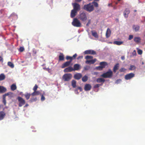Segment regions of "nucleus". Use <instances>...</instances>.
Here are the masks:
<instances>
[{
	"label": "nucleus",
	"instance_id": "1",
	"mask_svg": "<svg viewBox=\"0 0 145 145\" xmlns=\"http://www.w3.org/2000/svg\"><path fill=\"white\" fill-rule=\"evenodd\" d=\"M83 8L84 10L89 12H92L94 9L93 5L91 3L84 5Z\"/></svg>",
	"mask_w": 145,
	"mask_h": 145
},
{
	"label": "nucleus",
	"instance_id": "53",
	"mask_svg": "<svg viewBox=\"0 0 145 145\" xmlns=\"http://www.w3.org/2000/svg\"><path fill=\"white\" fill-rule=\"evenodd\" d=\"M89 69V67L88 66H86L84 67V69L85 70H87Z\"/></svg>",
	"mask_w": 145,
	"mask_h": 145
},
{
	"label": "nucleus",
	"instance_id": "29",
	"mask_svg": "<svg viewBox=\"0 0 145 145\" xmlns=\"http://www.w3.org/2000/svg\"><path fill=\"white\" fill-rule=\"evenodd\" d=\"M123 43V42L120 41H116L113 42V44H116L118 45H120Z\"/></svg>",
	"mask_w": 145,
	"mask_h": 145
},
{
	"label": "nucleus",
	"instance_id": "47",
	"mask_svg": "<svg viewBox=\"0 0 145 145\" xmlns=\"http://www.w3.org/2000/svg\"><path fill=\"white\" fill-rule=\"evenodd\" d=\"M45 100V98L43 95L41 96V100L42 101H43Z\"/></svg>",
	"mask_w": 145,
	"mask_h": 145
},
{
	"label": "nucleus",
	"instance_id": "38",
	"mask_svg": "<svg viewBox=\"0 0 145 145\" xmlns=\"http://www.w3.org/2000/svg\"><path fill=\"white\" fill-rule=\"evenodd\" d=\"M93 57L91 56H87L85 57V59L87 60L92 59L93 58Z\"/></svg>",
	"mask_w": 145,
	"mask_h": 145
},
{
	"label": "nucleus",
	"instance_id": "59",
	"mask_svg": "<svg viewBox=\"0 0 145 145\" xmlns=\"http://www.w3.org/2000/svg\"><path fill=\"white\" fill-rule=\"evenodd\" d=\"M142 65H144V67L145 66V62H142Z\"/></svg>",
	"mask_w": 145,
	"mask_h": 145
},
{
	"label": "nucleus",
	"instance_id": "13",
	"mask_svg": "<svg viewBox=\"0 0 145 145\" xmlns=\"http://www.w3.org/2000/svg\"><path fill=\"white\" fill-rule=\"evenodd\" d=\"M130 11L129 9L128 8H126L124 12L123 15L124 17L127 18L128 16V14L130 13Z\"/></svg>",
	"mask_w": 145,
	"mask_h": 145
},
{
	"label": "nucleus",
	"instance_id": "57",
	"mask_svg": "<svg viewBox=\"0 0 145 145\" xmlns=\"http://www.w3.org/2000/svg\"><path fill=\"white\" fill-rule=\"evenodd\" d=\"M82 0H75V1L76 2H80Z\"/></svg>",
	"mask_w": 145,
	"mask_h": 145
},
{
	"label": "nucleus",
	"instance_id": "7",
	"mask_svg": "<svg viewBox=\"0 0 145 145\" xmlns=\"http://www.w3.org/2000/svg\"><path fill=\"white\" fill-rule=\"evenodd\" d=\"M72 5L74 10L78 12L80 10V6L79 4L76 3H72Z\"/></svg>",
	"mask_w": 145,
	"mask_h": 145
},
{
	"label": "nucleus",
	"instance_id": "42",
	"mask_svg": "<svg viewBox=\"0 0 145 145\" xmlns=\"http://www.w3.org/2000/svg\"><path fill=\"white\" fill-rule=\"evenodd\" d=\"M127 69L124 68H121L119 70V71L120 72H124Z\"/></svg>",
	"mask_w": 145,
	"mask_h": 145
},
{
	"label": "nucleus",
	"instance_id": "18",
	"mask_svg": "<svg viewBox=\"0 0 145 145\" xmlns=\"http://www.w3.org/2000/svg\"><path fill=\"white\" fill-rule=\"evenodd\" d=\"M77 11H76L74 10L73 9L71 10V18H73L76 15V13H77Z\"/></svg>",
	"mask_w": 145,
	"mask_h": 145
},
{
	"label": "nucleus",
	"instance_id": "51",
	"mask_svg": "<svg viewBox=\"0 0 145 145\" xmlns=\"http://www.w3.org/2000/svg\"><path fill=\"white\" fill-rule=\"evenodd\" d=\"M78 89L79 90H80V91H82V88L81 87H78L76 89V91H77Z\"/></svg>",
	"mask_w": 145,
	"mask_h": 145
},
{
	"label": "nucleus",
	"instance_id": "17",
	"mask_svg": "<svg viewBox=\"0 0 145 145\" xmlns=\"http://www.w3.org/2000/svg\"><path fill=\"white\" fill-rule=\"evenodd\" d=\"M71 63V61H67L65 62L62 65L61 68H63L65 67L68 66Z\"/></svg>",
	"mask_w": 145,
	"mask_h": 145
},
{
	"label": "nucleus",
	"instance_id": "45",
	"mask_svg": "<svg viewBox=\"0 0 145 145\" xmlns=\"http://www.w3.org/2000/svg\"><path fill=\"white\" fill-rule=\"evenodd\" d=\"M24 50V47H20L19 49V51L20 52H22Z\"/></svg>",
	"mask_w": 145,
	"mask_h": 145
},
{
	"label": "nucleus",
	"instance_id": "40",
	"mask_svg": "<svg viewBox=\"0 0 145 145\" xmlns=\"http://www.w3.org/2000/svg\"><path fill=\"white\" fill-rule=\"evenodd\" d=\"M102 85V84H95L94 86V88H97L99 87L100 86H101Z\"/></svg>",
	"mask_w": 145,
	"mask_h": 145
},
{
	"label": "nucleus",
	"instance_id": "14",
	"mask_svg": "<svg viewBox=\"0 0 145 145\" xmlns=\"http://www.w3.org/2000/svg\"><path fill=\"white\" fill-rule=\"evenodd\" d=\"M80 69V65L78 64H75L73 67V71H78Z\"/></svg>",
	"mask_w": 145,
	"mask_h": 145
},
{
	"label": "nucleus",
	"instance_id": "37",
	"mask_svg": "<svg viewBox=\"0 0 145 145\" xmlns=\"http://www.w3.org/2000/svg\"><path fill=\"white\" fill-rule=\"evenodd\" d=\"M66 59L67 60H70L69 61H71V62L72 60V57H71L68 56H66Z\"/></svg>",
	"mask_w": 145,
	"mask_h": 145
},
{
	"label": "nucleus",
	"instance_id": "60",
	"mask_svg": "<svg viewBox=\"0 0 145 145\" xmlns=\"http://www.w3.org/2000/svg\"><path fill=\"white\" fill-rule=\"evenodd\" d=\"M3 58L1 56H0V62L1 61H3Z\"/></svg>",
	"mask_w": 145,
	"mask_h": 145
},
{
	"label": "nucleus",
	"instance_id": "25",
	"mask_svg": "<svg viewBox=\"0 0 145 145\" xmlns=\"http://www.w3.org/2000/svg\"><path fill=\"white\" fill-rule=\"evenodd\" d=\"M41 94L40 92L39 91H35L32 93L31 95L33 96L38 95Z\"/></svg>",
	"mask_w": 145,
	"mask_h": 145
},
{
	"label": "nucleus",
	"instance_id": "22",
	"mask_svg": "<svg viewBox=\"0 0 145 145\" xmlns=\"http://www.w3.org/2000/svg\"><path fill=\"white\" fill-rule=\"evenodd\" d=\"M119 64L118 63L116 64L114 66L113 69V71L114 72H116L119 68Z\"/></svg>",
	"mask_w": 145,
	"mask_h": 145
},
{
	"label": "nucleus",
	"instance_id": "31",
	"mask_svg": "<svg viewBox=\"0 0 145 145\" xmlns=\"http://www.w3.org/2000/svg\"><path fill=\"white\" fill-rule=\"evenodd\" d=\"M92 35L94 37L96 38H98V36L97 35V33L96 32H93L91 31Z\"/></svg>",
	"mask_w": 145,
	"mask_h": 145
},
{
	"label": "nucleus",
	"instance_id": "52",
	"mask_svg": "<svg viewBox=\"0 0 145 145\" xmlns=\"http://www.w3.org/2000/svg\"><path fill=\"white\" fill-rule=\"evenodd\" d=\"M37 100V99L36 97H35L34 98L32 99H31L30 100V101H31V102H33L34 101H36Z\"/></svg>",
	"mask_w": 145,
	"mask_h": 145
},
{
	"label": "nucleus",
	"instance_id": "6",
	"mask_svg": "<svg viewBox=\"0 0 145 145\" xmlns=\"http://www.w3.org/2000/svg\"><path fill=\"white\" fill-rule=\"evenodd\" d=\"M79 18L80 20L83 22L86 21L87 19L86 14L84 12H82L80 14Z\"/></svg>",
	"mask_w": 145,
	"mask_h": 145
},
{
	"label": "nucleus",
	"instance_id": "33",
	"mask_svg": "<svg viewBox=\"0 0 145 145\" xmlns=\"http://www.w3.org/2000/svg\"><path fill=\"white\" fill-rule=\"evenodd\" d=\"M5 76L4 74H1L0 75V80H3L5 78Z\"/></svg>",
	"mask_w": 145,
	"mask_h": 145
},
{
	"label": "nucleus",
	"instance_id": "19",
	"mask_svg": "<svg viewBox=\"0 0 145 145\" xmlns=\"http://www.w3.org/2000/svg\"><path fill=\"white\" fill-rule=\"evenodd\" d=\"M6 88L3 86H0V93H3L6 91Z\"/></svg>",
	"mask_w": 145,
	"mask_h": 145
},
{
	"label": "nucleus",
	"instance_id": "27",
	"mask_svg": "<svg viewBox=\"0 0 145 145\" xmlns=\"http://www.w3.org/2000/svg\"><path fill=\"white\" fill-rule=\"evenodd\" d=\"M11 90L12 91H14L15 90L16 88L17 87L16 85L15 84H13L10 87Z\"/></svg>",
	"mask_w": 145,
	"mask_h": 145
},
{
	"label": "nucleus",
	"instance_id": "8",
	"mask_svg": "<svg viewBox=\"0 0 145 145\" xmlns=\"http://www.w3.org/2000/svg\"><path fill=\"white\" fill-rule=\"evenodd\" d=\"M100 66L98 67L97 68L99 70H101L103 68L105 67V66L107 65V63L105 62H102L100 63Z\"/></svg>",
	"mask_w": 145,
	"mask_h": 145
},
{
	"label": "nucleus",
	"instance_id": "4",
	"mask_svg": "<svg viewBox=\"0 0 145 145\" xmlns=\"http://www.w3.org/2000/svg\"><path fill=\"white\" fill-rule=\"evenodd\" d=\"M72 75L71 74H65L63 76L62 78L65 81H68L72 78Z\"/></svg>",
	"mask_w": 145,
	"mask_h": 145
},
{
	"label": "nucleus",
	"instance_id": "20",
	"mask_svg": "<svg viewBox=\"0 0 145 145\" xmlns=\"http://www.w3.org/2000/svg\"><path fill=\"white\" fill-rule=\"evenodd\" d=\"M5 115V113L3 111H1L0 112V120H3Z\"/></svg>",
	"mask_w": 145,
	"mask_h": 145
},
{
	"label": "nucleus",
	"instance_id": "35",
	"mask_svg": "<svg viewBox=\"0 0 145 145\" xmlns=\"http://www.w3.org/2000/svg\"><path fill=\"white\" fill-rule=\"evenodd\" d=\"M8 65L11 68H12L14 67V65L13 63L10 62H8Z\"/></svg>",
	"mask_w": 145,
	"mask_h": 145
},
{
	"label": "nucleus",
	"instance_id": "5",
	"mask_svg": "<svg viewBox=\"0 0 145 145\" xmlns=\"http://www.w3.org/2000/svg\"><path fill=\"white\" fill-rule=\"evenodd\" d=\"M19 102L18 106L19 107H21L25 104V100L20 97H18L17 98Z\"/></svg>",
	"mask_w": 145,
	"mask_h": 145
},
{
	"label": "nucleus",
	"instance_id": "39",
	"mask_svg": "<svg viewBox=\"0 0 145 145\" xmlns=\"http://www.w3.org/2000/svg\"><path fill=\"white\" fill-rule=\"evenodd\" d=\"M91 4H93L95 7H98V4L97 2L93 1L92 3Z\"/></svg>",
	"mask_w": 145,
	"mask_h": 145
},
{
	"label": "nucleus",
	"instance_id": "50",
	"mask_svg": "<svg viewBox=\"0 0 145 145\" xmlns=\"http://www.w3.org/2000/svg\"><path fill=\"white\" fill-rule=\"evenodd\" d=\"M133 38V35H130L129 36L128 39L129 40H131Z\"/></svg>",
	"mask_w": 145,
	"mask_h": 145
},
{
	"label": "nucleus",
	"instance_id": "10",
	"mask_svg": "<svg viewBox=\"0 0 145 145\" xmlns=\"http://www.w3.org/2000/svg\"><path fill=\"white\" fill-rule=\"evenodd\" d=\"M85 54H91V55H96V52L94 50H89L85 51L84 52Z\"/></svg>",
	"mask_w": 145,
	"mask_h": 145
},
{
	"label": "nucleus",
	"instance_id": "63",
	"mask_svg": "<svg viewBox=\"0 0 145 145\" xmlns=\"http://www.w3.org/2000/svg\"><path fill=\"white\" fill-rule=\"evenodd\" d=\"M95 1H99V0H94Z\"/></svg>",
	"mask_w": 145,
	"mask_h": 145
},
{
	"label": "nucleus",
	"instance_id": "3",
	"mask_svg": "<svg viewBox=\"0 0 145 145\" xmlns=\"http://www.w3.org/2000/svg\"><path fill=\"white\" fill-rule=\"evenodd\" d=\"M72 25L74 26L77 27H80L81 26V24L80 21L76 18L73 19L72 23Z\"/></svg>",
	"mask_w": 145,
	"mask_h": 145
},
{
	"label": "nucleus",
	"instance_id": "34",
	"mask_svg": "<svg viewBox=\"0 0 145 145\" xmlns=\"http://www.w3.org/2000/svg\"><path fill=\"white\" fill-rule=\"evenodd\" d=\"M12 94V93L11 92H8L5 94L3 95V97H4L6 98V96H8L10 95H11Z\"/></svg>",
	"mask_w": 145,
	"mask_h": 145
},
{
	"label": "nucleus",
	"instance_id": "54",
	"mask_svg": "<svg viewBox=\"0 0 145 145\" xmlns=\"http://www.w3.org/2000/svg\"><path fill=\"white\" fill-rule=\"evenodd\" d=\"M90 22H91V20H88V22L86 24V26H89V25L90 23Z\"/></svg>",
	"mask_w": 145,
	"mask_h": 145
},
{
	"label": "nucleus",
	"instance_id": "58",
	"mask_svg": "<svg viewBox=\"0 0 145 145\" xmlns=\"http://www.w3.org/2000/svg\"><path fill=\"white\" fill-rule=\"evenodd\" d=\"M29 105L27 104H26L24 106V107H27Z\"/></svg>",
	"mask_w": 145,
	"mask_h": 145
},
{
	"label": "nucleus",
	"instance_id": "44",
	"mask_svg": "<svg viewBox=\"0 0 145 145\" xmlns=\"http://www.w3.org/2000/svg\"><path fill=\"white\" fill-rule=\"evenodd\" d=\"M3 102L4 103L5 105H6V98L3 97Z\"/></svg>",
	"mask_w": 145,
	"mask_h": 145
},
{
	"label": "nucleus",
	"instance_id": "32",
	"mask_svg": "<svg viewBox=\"0 0 145 145\" xmlns=\"http://www.w3.org/2000/svg\"><path fill=\"white\" fill-rule=\"evenodd\" d=\"M136 67L134 65H131L129 69V70L133 71L135 70L136 69Z\"/></svg>",
	"mask_w": 145,
	"mask_h": 145
},
{
	"label": "nucleus",
	"instance_id": "30",
	"mask_svg": "<svg viewBox=\"0 0 145 145\" xmlns=\"http://www.w3.org/2000/svg\"><path fill=\"white\" fill-rule=\"evenodd\" d=\"M88 76L85 75L82 77V80L83 82H86L88 80Z\"/></svg>",
	"mask_w": 145,
	"mask_h": 145
},
{
	"label": "nucleus",
	"instance_id": "28",
	"mask_svg": "<svg viewBox=\"0 0 145 145\" xmlns=\"http://www.w3.org/2000/svg\"><path fill=\"white\" fill-rule=\"evenodd\" d=\"M72 86L73 88H75L76 87V82L74 80H72L71 82Z\"/></svg>",
	"mask_w": 145,
	"mask_h": 145
},
{
	"label": "nucleus",
	"instance_id": "23",
	"mask_svg": "<svg viewBox=\"0 0 145 145\" xmlns=\"http://www.w3.org/2000/svg\"><path fill=\"white\" fill-rule=\"evenodd\" d=\"M64 57L63 54L60 53V55L59 56V61H64Z\"/></svg>",
	"mask_w": 145,
	"mask_h": 145
},
{
	"label": "nucleus",
	"instance_id": "64",
	"mask_svg": "<svg viewBox=\"0 0 145 145\" xmlns=\"http://www.w3.org/2000/svg\"><path fill=\"white\" fill-rule=\"evenodd\" d=\"M134 11L135 12H136V11H137V10H134Z\"/></svg>",
	"mask_w": 145,
	"mask_h": 145
},
{
	"label": "nucleus",
	"instance_id": "55",
	"mask_svg": "<svg viewBox=\"0 0 145 145\" xmlns=\"http://www.w3.org/2000/svg\"><path fill=\"white\" fill-rule=\"evenodd\" d=\"M85 63L86 64H90V60H87L86 61Z\"/></svg>",
	"mask_w": 145,
	"mask_h": 145
},
{
	"label": "nucleus",
	"instance_id": "43",
	"mask_svg": "<svg viewBox=\"0 0 145 145\" xmlns=\"http://www.w3.org/2000/svg\"><path fill=\"white\" fill-rule=\"evenodd\" d=\"M38 88V86L37 84H35L33 88V90L34 91H37Z\"/></svg>",
	"mask_w": 145,
	"mask_h": 145
},
{
	"label": "nucleus",
	"instance_id": "24",
	"mask_svg": "<svg viewBox=\"0 0 145 145\" xmlns=\"http://www.w3.org/2000/svg\"><path fill=\"white\" fill-rule=\"evenodd\" d=\"M105 79L102 78H97L96 80V81L98 83H102V84L104 83V82H105Z\"/></svg>",
	"mask_w": 145,
	"mask_h": 145
},
{
	"label": "nucleus",
	"instance_id": "48",
	"mask_svg": "<svg viewBox=\"0 0 145 145\" xmlns=\"http://www.w3.org/2000/svg\"><path fill=\"white\" fill-rule=\"evenodd\" d=\"M138 53L139 54L141 55L142 54V50H138Z\"/></svg>",
	"mask_w": 145,
	"mask_h": 145
},
{
	"label": "nucleus",
	"instance_id": "56",
	"mask_svg": "<svg viewBox=\"0 0 145 145\" xmlns=\"http://www.w3.org/2000/svg\"><path fill=\"white\" fill-rule=\"evenodd\" d=\"M83 58V56H79L78 58H77V59H79L80 58Z\"/></svg>",
	"mask_w": 145,
	"mask_h": 145
},
{
	"label": "nucleus",
	"instance_id": "2",
	"mask_svg": "<svg viewBox=\"0 0 145 145\" xmlns=\"http://www.w3.org/2000/svg\"><path fill=\"white\" fill-rule=\"evenodd\" d=\"M112 72L111 69H109L108 71L101 75V76L105 78H111L112 77Z\"/></svg>",
	"mask_w": 145,
	"mask_h": 145
},
{
	"label": "nucleus",
	"instance_id": "12",
	"mask_svg": "<svg viewBox=\"0 0 145 145\" xmlns=\"http://www.w3.org/2000/svg\"><path fill=\"white\" fill-rule=\"evenodd\" d=\"M73 71V68L71 66L66 68L63 71L64 72H71Z\"/></svg>",
	"mask_w": 145,
	"mask_h": 145
},
{
	"label": "nucleus",
	"instance_id": "62",
	"mask_svg": "<svg viewBox=\"0 0 145 145\" xmlns=\"http://www.w3.org/2000/svg\"><path fill=\"white\" fill-rule=\"evenodd\" d=\"M14 14H14V13H12V14L11 15V16H13V15H14Z\"/></svg>",
	"mask_w": 145,
	"mask_h": 145
},
{
	"label": "nucleus",
	"instance_id": "61",
	"mask_svg": "<svg viewBox=\"0 0 145 145\" xmlns=\"http://www.w3.org/2000/svg\"><path fill=\"white\" fill-rule=\"evenodd\" d=\"M121 59L122 60H124L125 59V57L124 56H122L121 57Z\"/></svg>",
	"mask_w": 145,
	"mask_h": 145
},
{
	"label": "nucleus",
	"instance_id": "46",
	"mask_svg": "<svg viewBox=\"0 0 145 145\" xmlns=\"http://www.w3.org/2000/svg\"><path fill=\"white\" fill-rule=\"evenodd\" d=\"M77 55L76 54H75L72 57V60H73V59H75L76 58V57H77Z\"/></svg>",
	"mask_w": 145,
	"mask_h": 145
},
{
	"label": "nucleus",
	"instance_id": "36",
	"mask_svg": "<svg viewBox=\"0 0 145 145\" xmlns=\"http://www.w3.org/2000/svg\"><path fill=\"white\" fill-rule=\"evenodd\" d=\"M31 94L30 93H27L24 96L26 98V99L28 100L29 99Z\"/></svg>",
	"mask_w": 145,
	"mask_h": 145
},
{
	"label": "nucleus",
	"instance_id": "49",
	"mask_svg": "<svg viewBox=\"0 0 145 145\" xmlns=\"http://www.w3.org/2000/svg\"><path fill=\"white\" fill-rule=\"evenodd\" d=\"M121 81V79H118L117 80L116 82V84H118Z\"/></svg>",
	"mask_w": 145,
	"mask_h": 145
},
{
	"label": "nucleus",
	"instance_id": "16",
	"mask_svg": "<svg viewBox=\"0 0 145 145\" xmlns=\"http://www.w3.org/2000/svg\"><path fill=\"white\" fill-rule=\"evenodd\" d=\"M132 28L133 29L135 32H137L139 30L140 27L138 25H134L133 26Z\"/></svg>",
	"mask_w": 145,
	"mask_h": 145
},
{
	"label": "nucleus",
	"instance_id": "41",
	"mask_svg": "<svg viewBox=\"0 0 145 145\" xmlns=\"http://www.w3.org/2000/svg\"><path fill=\"white\" fill-rule=\"evenodd\" d=\"M97 59H96L90 60V64H93L96 61Z\"/></svg>",
	"mask_w": 145,
	"mask_h": 145
},
{
	"label": "nucleus",
	"instance_id": "9",
	"mask_svg": "<svg viewBox=\"0 0 145 145\" xmlns=\"http://www.w3.org/2000/svg\"><path fill=\"white\" fill-rule=\"evenodd\" d=\"M135 74L133 73H131L127 74L125 76V78L126 80H129L134 77Z\"/></svg>",
	"mask_w": 145,
	"mask_h": 145
},
{
	"label": "nucleus",
	"instance_id": "15",
	"mask_svg": "<svg viewBox=\"0 0 145 145\" xmlns=\"http://www.w3.org/2000/svg\"><path fill=\"white\" fill-rule=\"evenodd\" d=\"M91 88V86L89 84H86L85 85L84 88L85 91H88L90 90Z\"/></svg>",
	"mask_w": 145,
	"mask_h": 145
},
{
	"label": "nucleus",
	"instance_id": "26",
	"mask_svg": "<svg viewBox=\"0 0 145 145\" xmlns=\"http://www.w3.org/2000/svg\"><path fill=\"white\" fill-rule=\"evenodd\" d=\"M140 40L141 39L139 37H135L134 38V41L137 43L140 42Z\"/></svg>",
	"mask_w": 145,
	"mask_h": 145
},
{
	"label": "nucleus",
	"instance_id": "11",
	"mask_svg": "<svg viewBox=\"0 0 145 145\" xmlns=\"http://www.w3.org/2000/svg\"><path fill=\"white\" fill-rule=\"evenodd\" d=\"M82 74L80 73H77L74 75V78L76 80H79L82 77Z\"/></svg>",
	"mask_w": 145,
	"mask_h": 145
},
{
	"label": "nucleus",
	"instance_id": "21",
	"mask_svg": "<svg viewBox=\"0 0 145 145\" xmlns=\"http://www.w3.org/2000/svg\"><path fill=\"white\" fill-rule=\"evenodd\" d=\"M111 31L110 29L109 28L107 29L106 33V38H108L110 36Z\"/></svg>",
	"mask_w": 145,
	"mask_h": 145
}]
</instances>
